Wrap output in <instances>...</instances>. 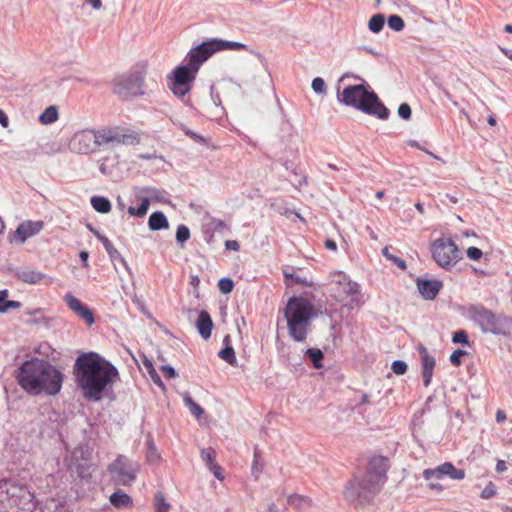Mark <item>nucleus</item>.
<instances>
[{"instance_id": "nucleus-37", "label": "nucleus", "mask_w": 512, "mask_h": 512, "mask_svg": "<svg viewBox=\"0 0 512 512\" xmlns=\"http://www.w3.org/2000/svg\"><path fill=\"white\" fill-rule=\"evenodd\" d=\"M201 458L209 469L213 464H216V451L211 447L204 448L201 450Z\"/></svg>"}, {"instance_id": "nucleus-35", "label": "nucleus", "mask_w": 512, "mask_h": 512, "mask_svg": "<svg viewBox=\"0 0 512 512\" xmlns=\"http://www.w3.org/2000/svg\"><path fill=\"white\" fill-rule=\"evenodd\" d=\"M171 505L166 501L164 495L161 492H157L154 497V508L155 512H168Z\"/></svg>"}, {"instance_id": "nucleus-20", "label": "nucleus", "mask_w": 512, "mask_h": 512, "mask_svg": "<svg viewBox=\"0 0 512 512\" xmlns=\"http://www.w3.org/2000/svg\"><path fill=\"white\" fill-rule=\"evenodd\" d=\"M134 196L136 200L140 202V205L138 208H135L134 206L128 207V213L131 216L142 218L147 214L149 205L152 201L149 199L148 195L143 192L142 187L134 188Z\"/></svg>"}, {"instance_id": "nucleus-36", "label": "nucleus", "mask_w": 512, "mask_h": 512, "mask_svg": "<svg viewBox=\"0 0 512 512\" xmlns=\"http://www.w3.org/2000/svg\"><path fill=\"white\" fill-rule=\"evenodd\" d=\"M387 24L389 28L395 32H400L405 27L404 20L399 15L396 14L390 15L388 17Z\"/></svg>"}, {"instance_id": "nucleus-1", "label": "nucleus", "mask_w": 512, "mask_h": 512, "mask_svg": "<svg viewBox=\"0 0 512 512\" xmlns=\"http://www.w3.org/2000/svg\"><path fill=\"white\" fill-rule=\"evenodd\" d=\"M73 374L83 397L93 402L111 399L113 386L119 379L118 369L95 352L79 355L73 366Z\"/></svg>"}, {"instance_id": "nucleus-48", "label": "nucleus", "mask_w": 512, "mask_h": 512, "mask_svg": "<svg viewBox=\"0 0 512 512\" xmlns=\"http://www.w3.org/2000/svg\"><path fill=\"white\" fill-rule=\"evenodd\" d=\"M495 494H496V487H495V485L492 482H490L482 490L481 498H483V499H490Z\"/></svg>"}, {"instance_id": "nucleus-60", "label": "nucleus", "mask_w": 512, "mask_h": 512, "mask_svg": "<svg viewBox=\"0 0 512 512\" xmlns=\"http://www.w3.org/2000/svg\"><path fill=\"white\" fill-rule=\"evenodd\" d=\"M358 49L364 50L367 53L373 55L374 57H379L380 56L379 52H377L375 49H373V48H371L369 46H361Z\"/></svg>"}, {"instance_id": "nucleus-47", "label": "nucleus", "mask_w": 512, "mask_h": 512, "mask_svg": "<svg viewBox=\"0 0 512 512\" xmlns=\"http://www.w3.org/2000/svg\"><path fill=\"white\" fill-rule=\"evenodd\" d=\"M466 254H467V257L473 261H478L483 256V252L481 251V249L474 247V246L469 247L466 251Z\"/></svg>"}, {"instance_id": "nucleus-58", "label": "nucleus", "mask_w": 512, "mask_h": 512, "mask_svg": "<svg viewBox=\"0 0 512 512\" xmlns=\"http://www.w3.org/2000/svg\"><path fill=\"white\" fill-rule=\"evenodd\" d=\"M325 247L328 249V250H331V251H336L337 250V244L334 240L332 239H326L325 240Z\"/></svg>"}, {"instance_id": "nucleus-40", "label": "nucleus", "mask_w": 512, "mask_h": 512, "mask_svg": "<svg viewBox=\"0 0 512 512\" xmlns=\"http://www.w3.org/2000/svg\"><path fill=\"white\" fill-rule=\"evenodd\" d=\"M311 87L313 89V91L316 93V94H319V95H324L326 94L327 92V89H326V83L325 81L320 78V77H316L312 80V84H311Z\"/></svg>"}, {"instance_id": "nucleus-12", "label": "nucleus", "mask_w": 512, "mask_h": 512, "mask_svg": "<svg viewBox=\"0 0 512 512\" xmlns=\"http://www.w3.org/2000/svg\"><path fill=\"white\" fill-rule=\"evenodd\" d=\"M140 471V465L138 462L129 459L124 455H119L111 464L108 466V472L111 475V479L117 484L122 486H129L137 478V474Z\"/></svg>"}, {"instance_id": "nucleus-7", "label": "nucleus", "mask_w": 512, "mask_h": 512, "mask_svg": "<svg viewBox=\"0 0 512 512\" xmlns=\"http://www.w3.org/2000/svg\"><path fill=\"white\" fill-rule=\"evenodd\" d=\"M328 291L338 302L347 304L353 308L362 303V295L359 285L351 281L348 275L342 271H336L329 276Z\"/></svg>"}, {"instance_id": "nucleus-5", "label": "nucleus", "mask_w": 512, "mask_h": 512, "mask_svg": "<svg viewBox=\"0 0 512 512\" xmlns=\"http://www.w3.org/2000/svg\"><path fill=\"white\" fill-rule=\"evenodd\" d=\"M338 100L346 106L354 107L381 120L388 119L390 114L388 108L365 81L345 87L342 93L338 94Z\"/></svg>"}, {"instance_id": "nucleus-27", "label": "nucleus", "mask_w": 512, "mask_h": 512, "mask_svg": "<svg viewBox=\"0 0 512 512\" xmlns=\"http://www.w3.org/2000/svg\"><path fill=\"white\" fill-rule=\"evenodd\" d=\"M110 502L116 508H125L132 505L131 497L121 490H117L111 494Z\"/></svg>"}, {"instance_id": "nucleus-19", "label": "nucleus", "mask_w": 512, "mask_h": 512, "mask_svg": "<svg viewBox=\"0 0 512 512\" xmlns=\"http://www.w3.org/2000/svg\"><path fill=\"white\" fill-rule=\"evenodd\" d=\"M43 229L42 221H25L21 223L14 232L19 243H24L29 237L38 234Z\"/></svg>"}, {"instance_id": "nucleus-9", "label": "nucleus", "mask_w": 512, "mask_h": 512, "mask_svg": "<svg viewBox=\"0 0 512 512\" xmlns=\"http://www.w3.org/2000/svg\"><path fill=\"white\" fill-rule=\"evenodd\" d=\"M434 261L443 269L451 270L462 258V251L449 237H441L431 244Z\"/></svg>"}, {"instance_id": "nucleus-52", "label": "nucleus", "mask_w": 512, "mask_h": 512, "mask_svg": "<svg viewBox=\"0 0 512 512\" xmlns=\"http://www.w3.org/2000/svg\"><path fill=\"white\" fill-rule=\"evenodd\" d=\"M209 470L213 473L215 478H217L220 481L224 480L225 477L223 474V469L221 468L220 465H218L217 463L213 464L212 467L209 468Z\"/></svg>"}, {"instance_id": "nucleus-50", "label": "nucleus", "mask_w": 512, "mask_h": 512, "mask_svg": "<svg viewBox=\"0 0 512 512\" xmlns=\"http://www.w3.org/2000/svg\"><path fill=\"white\" fill-rule=\"evenodd\" d=\"M209 225L216 232H222L226 228L225 222L220 219H212Z\"/></svg>"}, {"instance_id": "nucleus-62", "label": "nucleus", "mask_w": 512, "mask_h": 512, "mask_svg": "<svg viewBox=\"0 0 512 512\" xmlns=\"http://www.w3.org/2000/svg\"><path fill=\"white\" fill-rule=\"evenodd\" d=\"M143 363H144V366L146 367L148 373L149 372H154L153 364H152V362L149 359L145 358Z\"/></svg>"}, {"instance_id": "nucleus-31", "label": "nucleus", "mask_w": 512, "mask_h": 512, "mask_svg": "<svg viewBox=\"0 0 512 512\" xmlns=\"http://www.w3.org/2000/svg\"><path fill=\"white\" fill-rule=\"evenodd\" d=\"M305 356H307L312 362L314 368L319 369L322 368V360L324 358V353L318 348H308L305 351Z\"/></svg>"}, {"instance_id": "nucleus-61", "label": "nucleus", "mask_w": 512, "mask_h": 512, "mask_svg": "<svg viewBox=\"0 0 512 512\" xmlns=\"http://www.w3.org/2000/svg\"><path fill=\"white\" fill-rule=\"evenodd\" d=\"M190 138H192L194 141H196L198 143H202V144L206 143L205 138L202 135H200V134H198L196 132H193L192 136Z\"/></svg>"}, {"instance_id": "nucleus-53", "label": "nucleus", "mask_w": 512, "mask_h": 512, "mask_svg": "<svg viewBox=\"0 0 512 512\" xmlns=\"http://www.w3.org/2000/svg\"><path fill=\"white\" fill-rule=\"evenodd\" d=\"M389 261H391L393 264H395L399 269L403 271L406 270L407 268L406 262L395 255H393Z\"/></svg>"}, {"instance_id": "nucleus-32", "label": "nucleus", "mask_w": 512, "mask_h": 512, "mask_svg": "<svg viewBox=\"0 0 512 512\" xmlns=\"http://www.w3.org/2000/svg\"><path fill=\"white\" fill-rule=\"evenodd\" d=\"M385 24V17L383 14H375L373 15L368 22V29L375 34H378L382 31Z\"/></svg>"}, {"instance_id": "nucleus-17", "label": "nucleus", "mask_w": 512, "mask_h": 512, "mask_svg": "<svg viewBox=\"0 0 512 512\" xmlns=\"http://www.w3.org/2000/svg\"><path fill=\"white\" fill-rule=\"evenodd\" d=\"M416 349L420 355L423 384L428 387L432 381L436 360L424 345L419 344Z\"/></svg>"}, {"instance_id": "nucleus-2", "label": "nucleus", "mask_w": 512, "mask_h": 512, "mask_svg": "<svg viewBox=\"0 0 512 512\" xmlns=\"http://www.w3.org/2000/svg\"><path fill=\"white\" fill-rule=\"evenodd\" d=\"M16 379L30 395L45 393L54 396L62 388L63 374L48 361L32 358L18 368Z\"/></svg>"}, {"instance_id": "nucleus-14", "label": "nucleus", "mask_w": 512, "mask_h": 512, "mask_svg": "<svg viewBox=\"0 0 512 512\" xmlns=\"http://www.w3.org/2000/svg\"><path fill=\"white\" fill-rule=\"evenodd\" d=\"M218 52L214 39L202 42L193 47L185 57L186 63L197 72L201 65L206 62L214 53Z\"/></svg>"}, {"instance_id": "nucleus-39", "label": "nucleus", "mask_w": 512, "mask_h": 512, "mask_svg": "<svg viewBox=\"0 0 512 512\" xmlns=\"http://www.w3.org/2000/svg\"><path fill=\"white\" fill-rule=\"evenodd\" d=\"M184 402L186 407L189 409L192 415L196 418H200L203 414L204 410L200 405H198L191 397H185Z\"/></svg>"}, {"instance_id": "nucleus-28", "label": "nucleus", "mask_w": 512, "mask_h": 512, "mask_svg": "<svg viewBox=\"0 0 512 512\" xmlns=\"http://www.w3.org/2000/svg\"><path fill=\"white\" fill-rule=\"evenodd\" d=\"M91 206L99 213H108L111 210V203L104 196H93L90 199Z\"/></svg>"}, {"instance_id": "nucleus-6", "label": "nucleus", "mask_w": 512, "mask_h": 512, "mask_svg": "<svg viewBox=\"0 0 512 512\" xmlns=\"http://www.w3.org/2000/svg\"><path fill=\"white\" fill-rule=\"evenodd\" d=\"M468 315L484 334L508 336L511 333L512 318L505 314H496L481 304H475L469 306Z\"/></svg>"}, {"instance_id": "nucleus-64", "label": "nucleus", "mask_w": 512, "mask_h": 512, "mask_svg": "<svg viewBox=\"0 0 512 512\" xmlns=\"http://www.w3.org/2000/svg\"><path fill=\"white\" fill-rule=\"evenodd\" d=\"M268 512H280L275 503H270L267 508Z\"/></svg>"}, {"instance_id": "nucleus-57", "label": "nucleus", "mask_w": 512, "mask_h": 512, "mask_svg": "<svg viewBox=\"0 0 512 512\" xmlns=\"http://www.w3.org/2000/svg\"><path fill=\"white\" fill-rule=\"evenodd\" d=\"M495 470L497 473H503L507 470V465L504 460H498L496 463Z\"/></svg>"}, {"instance_id": "nucleus-59", "label": "nucleus", "mask_w": 512, "mask_h": 512, "mask_svg": "<svg viewBox=\"0 0 512 512\" xmlns=\"http://www.w3.org/2000/svg\"><path fill=\"white\" fill-rule=\"evenodd\" d=\"M79 257H80V259L82 261L83 267H85V268L88 267V257H89L88 252L87 251H81L79 253Z\"/></svg>"}, {"instance_id": "nucleus-4", "label": "nucleus", "mask_w": 512, "mask_h": 512, "mask_svg": "<svg viewBox=\"0 0 512 512\" xmlns=\"http://www.w3.org/2000/svg\"><path fill=\"white\" fill-rule=\"evenodd\" d=\"M289 336L298 343L305 342L317 317L314 305L303 297L292 296L284 309Z\"/></svg>"}, {"instance_id": "nucleus-33", "label": "nucleus", "mask_w": 512, "mask_h": 512, "mask_svg": "<svg viewBox=\"0 0 512 512\" xmlns=\"http://www.w3.org/2000/svg\"><path fill=\"white\" fill-rule=\"evenodd\" d=\"M58 119V110L55 106L47 107L39 116V121L42 124H51Z\"/></svg>"}, {"instance_id": "nucleus-8", "label": "nucleus", "mask_w": 512, "mask_h": 512, "mask_svg": "<svg viewBox=\"0 0 512 512\" xmlns=\"http://www.w3.org/2000/svg\"><path fill=\"white\" fill-rule=\"evenodd\" d=\"M197 73L188 63H183L176 66L167 76L168 88L185 105L190 103L188 94L194 85Z\"/></svg>"}, {"instance_id": "nucleus-41", "label": "nucleus", "mask_w": 512, "mask_h": 512, "mask_svg": "<svg viewBox=\"0 0 512 512\" xmlns=\"http://www.w3.org/2000/svg\"><path fill=\"white\" fill-rule=\"evenodd\" d=\"M147 447H148L147 460L151 463L159 461L160 454L158 453L157 448L155 447L152 439L147 441Z\"/></svg>"}, {"instance_id": "nucleus-38", "label": "nucleus", "mask_w": 512, "mask_h": 512, "mask_svg": "<svg viewBox=\"0 0 512 512\" xmlns=\"http://www.w3.org/2000/svg\"><path fill=\"white\" fill-rule=\"evenodd\" d=\"M190 238V230L189 228L181 224L177 227L176 230V241L183 247V244Z\"/></svg>"}, {"instance_id": "nucleus-49", "label": "nucleus", "mask_w": 512, "mask_h": 512, "mask_svg": "<svg viewBox=\"0 0 512 512\" xmlns=\"http://www.w3.org/2000/svg\"><path fill=\"white\" fill-rule=\"evenodd\" d=\"M21 304L18 301L6 300L3 305L0 306V313H6L10 309H18Z\"/></svg>"}, {"instance_id": "nucleus-51", "label": "nucleus", "mask_w": 512, "mask_h": 512, "mask_svg": "<svg viewBox=\"0 0 512 512\" xmlns=\"http://www.w3.org/2000/svg\"><path fill=\"white\" fill-rule=\"evenodd\" d=\"M160 370L165 375V377L168 378V379H172V378H175L177 376L176 370L172 366H170V365H162L160 367Z\"/></svg>"}, {"instance_id": "nucleus-44", "label": "nucleus", "mask_w": 512, "mask_h": 512, "mask_svg": "<svg viewBox=\"0 0 512 512\" xmlns=\"http://www.w3.org/2000/svg\"><path fill=\"white\" fill-rule=\"evenodd\" d=\"M452 342L460 343V344L467 345V346L470 345L469 340H468V335L464 330H459V331L454 332L453 336H452Z\"/></svg>"}, {"instance_id": "nucleus-15", "label": "nucleus", "mask_w": 512, "mask_h": 512, "mask_svg": "<svg viewBox=\"0 0 512 512\" xmlns=\"http://www.w3.org/2000/svg\"><path fill=\"white\" fill-rule=\"evenodd\" d=\"M445 476L453 480H462L465 477V471L463 469H457L450 462H446L434 469H426L423 472L425 480H431L433 478L442 479Z\"/></svg>"}, {"instance_id": "nucleus-21", "label": "nucleus", "mask_w": 512, "mask_h": 512, "mask_svg": "<svg viewBox=\"0 0 512 512\" xmlns=\"http://www.w3.org/2000/svg\"><path fill=\"white\" fill-rule=\"evenodd\" d=\"M196 328L199 335L207 340L211 337L213 329V321L210 314L206 310H201L196 321Z\"/></svg>"}, {"instance_id": "nucleus-34", "label": "nucleus", "mask_w": 512, "mask_h": 512, "mask_svg": "<svg viewBox=\"0 0 512 512\" xmlns=\"http://www.w3.org/2000/svg\"><path fill=\"white\" fill-rule=\"evenodd\" d=\"M263 466H264V464L261 460L260 452H259L258 448L256 447L254 449L253 463H252V467H251V473L256 480L259 478L260 474L262 473Z\"/></svg>"}, {"instance_id": "nucleus-56", "label": "nucleus", "mask_w": 512, "mask_h": 512, "mask_svg": "<svg viewBox=\"0 0 512 512\" xmlns=\"http://www.w3.org/2000/svg\"><path fill=\"white\" fill-rule=\"evenodd\" d=\"M0 125L3 127V128H7L9 126V118L8 116L4 113L3 110L0 109Z\"/></svg>"}, {"instance_id": "nucleus-3", "label": "nucleus", "mask_w": 512, "mask_h": 512, "mask_svg": "<svg viewBox=\"0 0 512 512\" xmlns=\"http://www.w3.org/2000/svg\"><path fill=\"white\" fill-rule=\"evenodd\" d=\"M388 460L375 456L368 463L367 472L361 478H354L345 487V497L360 505L370 503L380 492L387 480Z\"/></svg>"}, {"instance_id": "nucleus-30", "label": "nucleus", "mask_w": 512, "mask_h": 512, "mask_svg": "<svg viewBox=\"0 0 512 512\" xmlns=\"http://www.w3.org/2000/svg\"><path fill=\"white\" fill-rule=\"evenodd\" d=\"M217 51L222 50H240L246 48V45L236 41H226L218 38H214Z\"/></svg>"}, {"instance_id": "nucleus-22", "label": "nucleus", "mask_w": 512, "mask_h": 512, "mask_svg": "<svg viewBox=\"0 0 512 512\" xmlns=\"http://www.w3.org/2000/svg\"><path fill=\"white\" fill-rule=\"evenodd\" d=\"M15 276L18 280L32 285L38 284L47 278L46 274L29 268L18 269L15 273Z\"/></svg>"}, {"instance_id": "nucleus-26", "label": "nucleus", "mask_w": 512, "mask_h": 512, "mask_svg": "<svg viewBox=\"0 0 512 512\" xmlns=\"http://www.w3.org/2000/svg\"><path fill=\"white\" fill-rule=\"evenodd\" d=\"M98 240L102 243L111 260H119L123 265L127 266L126 260L106 236H98Z\"/></svg>"}, {"instance_id": "nucleus-11", "label": "nucleus", "mask_w": 512, "mask_h": 512, "mask_svg": "<svg viewBox=\"0 0 512 512\" xmlns=\"http://www.w3.org/2000/svg\"><path fill=\"white\" fill-rule=\"evenodd\" d=\"M97 148L102 146L116 147L120 145H134L139 142L137 134L125 128L102 127L95 129Z\"/></svg>"}, {"instance_id": "nucleus-46", "label": "nucleus", "mask_w": 512, "mask_h": 512, "mask_svg": "<svg viewBox=\"0 0 512 512\" xmlns=\"http://www.w3.org/2000/svg\"><path fill=\"white\" fill-rule=\"evenodd\" d=\"M466 354L467 352L465 350L457 349L450 355L449 360L452 365L459 366L461 364V357Z\"/></svg>"}, {"instance_id": "nucleus-42", "label": "nucleus", "mask_w": 512, "mask_h": 512, "mask_svg": "<svg viewBox=\"0 0 512 512\" xmlns=\"http://www.w3.org/2000/svg\"><path fill=\"white\" fill-rule=\"evenodd\" d=\"M218 288L222 293L228 294L233 290L234 283L232 279L228 277H223L218 281Z\"/></svg>"}, {"instance_id": "nucleus-63", "label": "nucleus", "mask_w": 512, "mask_h": 512, "mask_svg": "<svg viewBox=\"0 0 512 512\" xmlns=\"http://www.w3.org/2000/svg\"><path fill=\"white\" fill-rule=\"evenodd\" d=\"M500 50H501V52H502L506 57H508L510 60H512V49H507V48L500 47Z\"/></svg>"}, {"instance_id": "nucleus-24", "label": "nucleus", "mask_w": 512, "mask_h": 512, "mask_svg": "<svg viewBox=\"0 0 512 512\" xmlns=\"http://www.w3.org/2000/svg\"><path fill=\"white\" fill-rule=\"evenodd\" d=\"M287 504L292 506L294 509L301 511L309 508L312 505V500L304 495L291 494L287 498Z\"/></svg>"}, {"instance_id": "nucleus-29", "label": "nucleus", "mask_w": 512, "mask_h": 512, "mask_svg": "<svg viewBox=\"0 0 512 512\" xmlns=\"http://www.w3.org/2000/svg\"><path fill=\"white\" fill-rule=\"evenodd\" d=\"M143 192L148 195L149 199L151 201L160 202V203H167L168 199L166 198V192L162 189H158L155 187H149L145 186L142 187Z\"/></svg>"}, {"instance_id": "nucleus-43", "label": "nucleus", "mask_w": 512, "mask_h": 512, "mask_svg": "<svg viewBox=\"0 0 512 512\" xmlns=\"http://www.w3.org/2000/svg\"><path fill=\"white\" fill-rule=\"evenodd\" d=\"M391 369L396 375H404L407 372L408 365L403 360H395L391 365Z\"/></svg>"}, {"instance_id": "nucleus-13", "label": "nucleus", "mask_w": 512, "mask_h": 512, "mask_svg": "<svg viewBox=\"0 0 512 512\" xmlns=\"http://www.w3.org/2000/svg\"><path fill=\"white\" fill-rule=\"evenodd\" d=\"M70 149L77 154H90L97 149V139L95 129H84L76 132L71 141Z\"/></svg>"}, {"instance_id": "nucleus-18", "label": "nucleus", "mask_w": 512, "mask_h": 512, "mask_svg": "<svg viewBox=\"0 0 512 512\" xmlns=\"http://www.w3.org/2000/svg\"><path fill=\"white\" fill-rule=\"evenodd\" d=\"M417 289L425 300H434L443 287L442 281L438 279H421L416 281Z\"/></svg>"}, {"instance_id": "nucleus-23", "label": "nucleus", "mask_w": 512, "mask_h": 512, "mask_svg": "<svg viewBox=\"0 0 512 512\" xmlns=\"http://www.w3.org/2000/svg\"><path fill=\"white\" fill-rule=\"evenodd\" d=\"M148 227L151 231H160L169 227L168 220L163 212H153L148 219Z\"/></svg>"}, {"instance_id": "nucleus-25", "label": "nucleus", "mask_w": 512, "mask_h": 512, "mask_svg": "<svg viewBox=\"0 0 512 512\" xmlns=\"http://www.w3.org/2000/svg\"><path fill=\"white\" fill-rule=\"evenodd\" d=\"M229 342L230 337L227 335L224 337V343L226 344V346L219 351L218 356L231 366H237V358L235 355V351L233 347L229 345Z\"/></svg>"}, {"instance_id": "nucleus-45", "label": "nucleus", "mask_w": 512, "mask_h": 512, "mask_svg": "<svg viewBox=\"0 0 512 512\" xmlns=\"http://www.w3.org/2000/svg\"><path fill=\"white\" fill-rule=\"evenodd\" d=\"M411 107L407 103H402L398 107V115L404 120H408L411 117Z\"/></svg>"}, {"instance_id": "nucleus-10", "label": "nucleus", "mask_w": 512, "mask_h": 512, "mask_svg": "<svg viewBox=\"0 0 512 512\" xmlns=\"http://www.w3.org/2000/svg\"><path fill=\"white\" fill-rule=\"evenodd\" d=\"M144 73L129 71L113 80V92L121 99L143 95Z\"/></svg>"}, {"instance_id": "nucleus-55", "label": "nucleus", "mask_w": 512, "mask_h": 512, "mask_svg": "<svg viewBox=\"0 0 512 512\" xmlns=\"http://www.w3.org/2000/svg\"><path fill=\"white\" fill-rule=\"evenodd\" d=\"M149 375L156 385H158L161 388H164V383L161 380V377L157 374L155 369H154V372H149Z\"/></svg>"}, {"instance_id": "nucleus-16", "label": "nucleus", "mask_w": 512, "mask_h": 512, "mask_svg": "<svg viewBox=\"0 0 512 512\" xmlns=\"http://www.w3.org/2000/svg\"><path fill=\"white\" fill-rule=\"evenodd\" d=\"M64 302L67 307L83 319L87 325L91 326L94 324L95 318L93 312L72 293L69 292L65 294Z\"/></svg>"}, {"instance_id": "nucleus-54", "label": "nucleus", "mask_w": 512, "mask_h": 512, "mask_svg": "<svg viewBox=\"0 0 512 512\" xmlns=\"http://www.w3.org/2000/svg\"><path fill=\"white\" fill-rule=\"evenodd\" d=\"M225 248L227 250L238 251L240 248V245H239L238 241H236V240H227V241H225Z\"/></svg>"}]
</instances>
